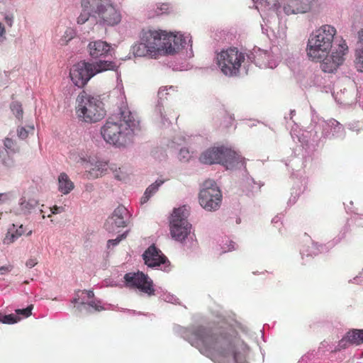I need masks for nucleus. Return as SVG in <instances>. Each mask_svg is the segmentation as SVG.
<instances>
[{
    "label": "nucleus",
    "mask_w": 363,
    "mask_h": 363,
    "mask_svg": "<svg viewBox=\"0 0 363 363\" xmlns=\"http://www.w3.org/2000/svg\"><path fill=\"white\" fill-rule=\"evenodd\" d=\"M237 335L231 326L214 329L199 326L191 333V345L216 363H240V354L235 350Z\"/></svg>",
    "instance_id": "f257e3e1"
},
{
    "label": "nucleus",
    "mask_w": 363,
    "mask_h": 363,
    "mask_svg": "<svg viewBox=\"0 0 363 363\" xmlns=\"http://www.w3.org/2000/svg\"><path fill=\"white\" fill-rule=\"evenodd\" d=\"M335 33L334 27L324 25L313 32L308 41V56L313 61H322L320 66L324 72L332 73L335 71L343 63L344 56L347 51V45L343 43L328 55Z\"/></svg>",
    "instance_id": "f03ea898"
},
{
    "label": "nucleus",
    "mask_w": 363,
    "mask_h": 363,
    "mask_svg": "<svg viewBox=\"0 0 363 363\" xmlns=\"http://www.w3.org/2000/svg\"><path fill=\"white\" fill-rule=\"evenodd\" d=\"M138 123L131 112L124 110L121 111V118L117 122L106 121L101 129V134L106 143L124 147L131 142L133 130Z\"/></svg>",
    "instance_id": "7ed1b4c3"
},
{
    "label": "nucleus",
    "mask_w": 363,
    "mask_h": 363,
    "mask_svg": "<svg viewBox=\"0 0 363 363\" xmlns=\"http://www.w3.org/2000/svg\"><path fill=\"white\" fill-rule=\"evenodd\" d=\"M141 41L145 42L150 55L154 57L162 54H174L185 43L181 34L155 30H143Z\"/></svg>",
    "instance_id": "20e7f679"
},
{
    "label": "nucleus",
    "mask_w": 363,
    "mask_h": 363,
    "mask_svg": "<svg viewBox=\"0 0 363 363\" xmlns=\"http://www.w3.org/2000/svg\"><path fill=\"white\" fill-rule=\"evenodd\" d=\"M116 62L108 60H99L89 63L81 61L74 65L70 69L69 76L75 86L82 88L91 77L108 70H116Z\"/></svg>",
    "instance_id": "39448f33"
},
{
    "label": "nucleus",
    "mask_w": 363,
    "mask_h": 363,
    "mask_svg": "<svg viewBox=\"0 0 363 363\" xmlns=\"http://www.w3.org/2000/svg\"><path fill=\"white\" fill-rule=\"evenodd\" d=\"M77 101L76 113L78 118L83 122L96 123L106 115L103 102L99 96L82 91L78 96Z\"/></svg>",
    "instance_id": "423d86ee"
},
{
    "label": "nucleus",
    "mask_w": 363,
    "mask_h": 363,
    "mask_svg": "<svg viewBox=\"0 0 363 363\" xmlns=\"http://www.w3.org/2000/svg\"><path fill=\"white\" fill-rule=\"evenodd\" d=\"M189 214V209L185 206L175 208L172 213L169 230L174 240L182 242L191 233V225L187 220Z\"/></svg>",
    "instance_id": "0eeeda50"
},
{
    "label": "nucleus",
    "mask_w": 363,
    "mask_h": 363,
    "mask_svg": "<svg viewBox=\"0 0 363 363\" xmlns=\"http://www.w3.org/2000/svg\"><path fill=\"white\" fill-rule=\"evenodd\" d=\"M244 60V54L235 48L223 50L217 55V64L226 76L236 75Z\"/></svg>",
    "instance_id": "6e6552de"
},
{
    "label": "nucleus",
    "mask_w": 363,
    "mask_h": 363,
    "mask_svg": "<svg viewBox=\"0 0 363 363\" xmlns=\"http://www.w3.org/2000/svg\"><path fill=\"white\" fill-rule=\"evenodd\" d=\"M238 160L237 153L225 147L209 148L203 152L199 157L200 162L203 164H222L227 169L233 167Z\"/></svg>",
    "instance_id": "1a4fd4ad"
},
{
    "label": "nucleus",
    "mask_w": 363,
    "mask_h": 363,
    "mask_svg": "<svg viewBox=\"0 0 363 363\" xmlns=\"http://www.w3.org/2000/svg\"><path fill=\"white\" fill-rule=\"evenodd\" d=\"M222 194L216 182L208 179L203 182L199 199L200 205L206 211L218 210L222 202Z\"/></svg>",
    "instance_id": "9d476101"
},
{
    "label": "nucleus",
    "mask_w": 363,
    "mask_h": 363,
    "mask_svg": "<svg viewBox=\"0 0 363 363\" xmlns=\"http://www.w3.org/2000/svg\"><path fill=\"white\" fill-rule=\"evenodd\" d=\"M124 282L130 289H138L148 296L155 295L153 282L149 277L141 272H128L124 275Z\"/></svg>",
    "instance_id": "9b49d317"
},
{
    "label": "nucleus",
    "mask_w": 363,
    "mask_h": 363,
    "mask_svg": "<svg viewBox=\"0 0 363 363\" xmlns=\"http://www.w3.org/2000/svg\"><path fill=\"white\" fill-rule=\"evenodd\" d=\"M128 211L123 206H118L113 211L112 216L108 218L104 226L109 233H114L120 228L127 225V217Z\"/></svg>",
    "instance_id": "f8f14e48"
},
{
    "label": "nucleus",
    "mask_w": 363,
    "mask_h": 363,
    "mask_svg": "<svg viewBox=\"0 0 363 363\" xmlns=\"http://www.w3.org/2000/svg\"><path fill=\"white\" fill-rule=\"evenodd\" d=\"M145 264L150 267H155L160 266L161 264L164 265V270L168 271L167 268L168 265H165L169 263L167 257L162 253V252L157 249L155 245L150 246L143 255Z\"/></svg>",
    "instance_id": "ddd939ff"
},
{
    "label": "nucleus",
    "mask_w": 363,
    "mask_h": 363,
    "mask_svg": "<svg viewBox=\"0 0 363 363\" xmlns=\"http://www.w3.org/2000/svg\"><path fill=\"white\" fill-rule=\"evenodd\" d=\"M99 18L107 26H115L121 21L120 12L109 2L105 1L98 14Z\"/></svg>",
    "instance_id": "4468645a"
},
{
    "label": "nucleus",
    "mask_w": 363,
    "mask_h": 363,
    "mask_svg": "<svg viewBox=\"0 0 363 363\" xmlns=\"http://www.w3.org/2000/svg\"><path fill=\"white\" fill-rule=\"evenodd\" d=\"M111 46L103 40L91 41L88 45L89 55L94 59L107 57L111 52Z\"/></svg>",
    "instance_id": "2eb2a0df"
},
{
    "label": "nucleus",
    "mask_w": 363,
    "mask_h": 363,
    "mask_svg": "<svg viewBox=\"0 0 363 363\" xmlns=\"http://www.w3.org/2000/svg\"><path fill=\"white\" fill-rule=\"evenodd\" d=\"M57 183L58 191L65 195L70 193L74 188V184L73 182L69 179V176L65 172H62L60 174L57 179Z\"/></svg>",
    "instance_id": "dca6fc26"
},
{
    "label": "nucleus",
    "mask_w": 363,
    "mask_h": 363,
    "mask_svg": "<svg viewBox=\"0 0 363 363\" xmlns=\"http://www.w3.org/2000/svg\"><path fill=\"white\" fill-rule=\"evenodd\" d=\"M104 2L103 0H82L81 6L84 11H86L91 14H99Z\"/></svg>",
    "instance_id": "f3484780"
},
{
    "label": "nucleus",
    "mask_w": 363,
    "mask_h": 363,
    "mask_svg": "<svg viewBox=\"0 0 363 363\" xmlns=\"http://www.w3.org/2000/svg\"><path fill=\"white\" fill-rule=\"evenodd\" d=\"M346 338L349 342L359 345L363 343V330L353 329L347 332Z\"/></svg>",
    "instance_id": "a211bd4d"
},
{
    "label": "nucleus",
    "mask_w": 363,
    "mask_h": 363,
    "mask_svg": "<svg viewBox=\"0 0 363 363\" xmlns=\"http://www.w3.org/2000/svg\"><path fill=\"white\" fill-rule=\"evenodd\" d=\"M164 183V180H157L154 184L148 186L141 198L140 203H145L157 191L158 188Z\"/></svg>",
    "instance_id": "6ab92c4d"
},
{
    "label": "nucleus",
    "mask_w": 363,
    "mask_h": 363,
    "mask_svg": "<svg viewBox=\"0 0 363 363\" xmlns=\"http://www.w3.org/2000/svg\"><path fill=\"white\" fill-rule=\"evenodd\" d=\"M354 65L357 71L363 72V50L356 49Z\"/></svg>",
    "instance_id": "aec40b11"
},
{
    "label": "nucleus",
    "mask_w": 363,
    "mask_h": 363,
    "mask_svg": "<svg viewBox=\"0 0 363 363\" xmlns=\"http://www.w3.org/2000/svg\"><path fill=\"white\" fill-rule=\"evenodd\" d=\"M148 48L145 44V42L141 41L140 43L138 45H136L133 48V52L135 55L137 56H145V55H150L149 51H147Z\"/></svg>",
    "instance_id": "412c9836"
},
{
    "label": "nucleus",
    "mask_w": 363,
    "mask_h": 363,
    "mask_svg": "<svg viewBox=\"0 0 363 363\" xmlns=\"http://www.w3.org/2000/svg\"><path fill=\"white\" fill-rule=\"evenodd\" d=\"M38 204V201L34 199H29L28 200L23 199L21 202V208L22 210L30 211Z\"/></svg>",
    "instance_id": "4be33fe9"
},
{
    "label": "nucleus",
    "mask_w": 363,
    "mask_h": 363,
    "mask_svg": "<svg viewBox=\"0 0 363 363\" xmlns=\"http://www.w3.org/2000/svg\"><path fill=\"white\" fill-rule=\"evenodd\" d=\"M75 36V32L74 30L71 28H67L64 35L62 36L60 39V43L61 45H67L69 41H70L72 39H73Z\"/></svg>",
    "instance_id": "5701e85b"
},
{
    "label": "nucleus",
    "mask_w": 363,
    "mask_h": 363,
    "mask_svg": "<svg viewBox=\"0 0 363 363\" xmlns=\"http://www.w3.org/2000/svg\"><path fill=\"white\" fill-rule=\"evenodd\" d=\"M11 109L17 118L21 119L23 118V111L22 106L19 102H13L11 104Z\"/></svg>",
    "instance_id": "b1692460"
},
{
    "label": "nucleus",
    "mask_w": 363,
    "mask_h": 363,
    "mask_svg": "<svg viewBox=\"0 0 363 363\" xmlns=\"http://www.w3.org/2000/svg\"><path fill=\"white\" fill-rule=\"evenodd\" d=\"M19 236L16 235V233L14 231L9 230L6 234L4 239V243L6 245H10L15 242Z\"/></svg>",
    "instance_id": "393cba45"
},
{
    "label": "nucleus",
    "mask_w": 363,
    "mask_h": 363,
    "mask_svg": "<svg viewBox=\"0 0 363 363\" xmlns=\"http://www.w3.org/2000/svg\"><path fill=\"white\" fill-rule=\"evenodd\" d=\"M18 321L17 317L13 314L0 315V322L5 324H13Z\"/></svg>",
    "instance_id": "a878e982"
},
{
    "label": "nucleus",
    "mask_w": 363,
    "mask_h": 363,
    "mask_svg": "<svg viewBox=\"0 0 363 363\" xmlns=\"http://www.w3.org/2000/svg\"><path fill=\"white\" fill-rule=\"evenodd\" d=\"M91 13L86 11H84L82 9V11L81 12L80 15L77 18V23L78 24H84L85 23L89 18Z\"/></svg>",
    "instance_id": "bb28decb"
},
{
    "label": "nucleus",
    "mask_w": 363,
    "mask_h": 363,
    "mask_svg": "<svg viewBox=\"0 0 363 363\" xmlns=\"http://www.w3.org/2000/svg\"><path fill=\"white\" fill-rule=\"evenodd\" d=\"M33 308V305L28 306L27 308L23 309H17L16 311L18 315H22L23 317L27 318L31 315V311Z\"/></svg>",
    "instance_id": "cd10ccee"
},
{
    "label": "nucleus",
    "mask_w": 363,
    "mask_h": 363,
    "mask_svg": "<svg viewBox=\"0 0 363 363\" xmlns=\"http://www.w3.org/2000/svg\"><path fill=\"white\" fill-rule=\"evenodd\" d=\"M169 9V5L167 4H161L158 6H157V9L155 10V14L157 16L163 14L164 13H167V11Z\"/></svg>",
    "instance_id": "c85d7f7f"
},
{
    "label": "nucleus",
    "mask_w": 363,
    "mask_h": 363,
    "mask_svg": "<svg viewBox=\"0 0 363 363\" xmlns=\"http://www.w3.org/2000/svg\"><path fill=\"white\" fill-rule=\"evenodd\" d=\"M127 231L122 235L118 236L116 239L108 240V247H109L111 245L115 246L118 245L123 239L126 238Z\"/></svg>",
    "instance_id": "c756f323"
},
{
    "label": "nucleus",
    "mask_w": 363,
    "mask_h": 363,
    "mask_svg": "<svg viewBox=\"0 0 363 363\" xmlns=\"http://www.w3.org/2000/svg\"><path fill=\"white\" fill-rule=\"evenodd\" d=\"M2 163L7 168H11L14 166V160L9 155L2 159Z\"/></svg>",
    "instance_id": "7c9ffc66"
},
{
    "label": "nucleus",
    "mask_w": 363,
    "mask_h": 363,
    "mask_svg": "<svg viewBox=\"0 0 363 363\" xmlns=\"http://www.w3.org/2000/svg\"><path fill=\"white\" fill-rule=\"evenodd\" d=\"M4 145L6 149L14 151L15 143L12 139L6 138L4 141Z\"/></svg>",
    "instance_id": "2f4dec72"
},
{
    "label": "nucleus",
    "mask_w": 363,
    "mask_h": 363,
    "mask_svg": "<svg viewBox=\"0 0 363 363\" xmlns=\"http://www.w3.org/2000/svg\"><path fill=\"white\" fill-rule=\"evenodd\" d=\"M89 178H96V177H99V176H101L102 174V171L100 170L99 168L98 169H96L95 168H93L91 169V171L89 172Z\"/></svg>",
    "instance_id": "473e14b6"
},
{
    "label": "nucleus",
    "mask_w": 363,
    "mask_h": 363,
    "mask_svg": "<svg viewBox=\"0 0 363 363\" xmlns=\"http://www.w3.org/2000/svg\"><path fill=\"white\" fill-rule=\"evenodd\" d=\"M357 49H362L363 50V29H361L358 32V40L357 43Z\"/></svg>",
    "instance_id": "72a5a7b5"
},
{
    "label": "nucleus",
    "mask_w": 363,
    "mask_h": 363,
    "mask_svg": "<svg viewBox=\"0 0 363 363\" xmlns=\"http://www.w3.org/2000/svg\"><path fill=\"white\" fill-rule=\"evenodd\" d=\"M28 131L26 130L23 127L20 128L18 130V136L21 139H25L28 137Z\"/></svg>",
    "instance_id": "f704fd0d"
},
{
    "label": "nucleus",
    "mask_w": 363,
    "mask_h": 363,
    "mask_svg": "<svg viewBox=\"0 0 363 363\" xmlns=\"http://www.w3.org/2000/svg\"><path fill=\"white\" fill-rule=\"evenodd\" d=\"M14 232H16V235H18L20 238L21 236H22L23 235H24L26 233V229L23 227V225L21 224L18 226V228L14 230Z\"/></svg>",
    "instance_id": "c9c22d12"
},
{
    "label": "nucleus",
    "mask_w": 363,
    "mask_h": 363,
    "mask_svg": "<svg viewBox=\"0 0 363 363\" xmlns=\"http://www.w3.org/2000/svg\"><path fill=\"white\" fill-rule=\"evenodd\" d=\"M38 264V262L35 258H31L26 261V265L28 268H32L35 267Z\"/></svg>",
    "instance_id": "e433bc0d"
},
{
    "label": "nucleus",
    "mask_w": 363,
    "mask_h": 363,
    "mask_svg": "<svg viewBox=\"0 0 363 363\" xmlns=\"http://www.w3.org/2000/svg\"><path fill=\"white\" fill-rule=\"evenodd\" d=\"M50 211L52 214H57L63 212L64 208L62 206H54L50 208Z\"/></svg>",
    "instance_id": "4c0bfd02"
},
{
    "label": "nucleus",
    "mask_w": 363,
    "mask_h": 363,
    "mask_svg": "<svg viewBox=\"0 0 363 363\" xmlns=\"http://www.w3.org/2000/svg\"><path fill=\"white\" fill-rule=\"evenodd\" d=\"M88 304L91 308H94L96 311H100L103 309V307L101 306L96 304L94 301H91Z\"/></svg>",
    "instance_id": "58836bf2"
},
{
    "label": "nucleus",
    "mask_w": 363,
    "mask_h": 363,
    "mask_svg": "<svg viewBox=\"0 0 363 363\" xmlns=\"http://www.w3.org/2000/svg\"><path fill=\"white\" fill-rule=\"evenodd\" d=\"M77 163H81L82 164H85L86 165L88 164V161L85 157H79L78 160H77Z\"/></svg>",
    "instance_id": "ea45409f"
},
{
    "label": "nucleus",
    "mask_w": 363,
    "mask_h": 363,
    "mask_svg": "<svg viewBox=\"0 0 363 363\" xmlns=\"http://www.w3.org/2000/svg\"><path fill=\"white\" fill-rule=\"evenodd\" d=\"M5 21H6V23L9 26H11V25H12V21H13L12 17H10V16H6V17H5Z\"/></svg>",
    "instance_id": "a19ab883"
},
{
    "label": "nucleus",
    "mask_w": 363,
    "mask_h": 363,
    "mask_svg": "<svg viewBox=\"0 0 363 363\" xmlns=\"http://www.w3.org/2000/svg\"><path fill=\"white\" fill-rule=\"evenodd\" d=\"M11 270V269L9 267H0V272L2 273L8 272Z\"/></svg>",
    "instance_id": "79ce46f5"
},
{
    "label": "nucleus",
    "mask_w": 363,
    "mask_h": 363,
    "mask_svg": "<svg viewBox=\"0 0 363 363\" xmlns=\"http://www.w3.org/2000/svg\"><path fill=\"white\" fill-rule=\"evenodd\" d=\"M5 28L2 26V24L0 23V37L3 36L5 33Z\"/></svg>",
    "instance_id": "37998d69"
},
{
    "label": "nucleus",
    "mask_w": 363,
    "mask_h": 363,
    "mask_svg": "<svg viewBox=\"0 0 363 363\" xmlns=\"http://www.w3.org/2000/svg\"><path fill=\"white\" fill-rule=\"evenodd\" d=\"M86 294H87L88 298H93L94 296V292L92 291H86Z\"/></svg>",
    "instance_id": "c03bdc74"
},
{
    "label": "nucleus",
    "mask_w": 363,
    "mask_h": 363,
    "mask_svg": "<svg viewBox=\"0 0 363 363\" xmlns=\"http://www.w3.org/2000/svg\"><path fill=\"white\" fill-rule=\"evenodd\" d=\"M115 177H116V179H118V180H122V179H124V176H123V175H121H121H119L118 173H116V174H115Z\"/></svg>",
    "instance_id": "a18cd8bd"
},
{
    "label": "nucleus",
    "mask_w": 363,
    "mask_h": 363,
    "mask_svg": "<svg viewBox=\"0 0 363 363\" xmlns=\"http://www.w3.org/2000/svg\"><path fill=\"white\" fill-rule=\"evenodd\" d=\"M183 153L189 154V152L186 150L182 149L181 151H180V154L182 155Z\"/></svg>",
    "instance_id": "49530a36"
},
{
    "label": "nucleus",
    "mask_w": 363,
    "mask_h": 363,
    "mask_svg": "<svg viewBox=\"0 0 363 363\" xmlns=\"http://www.w3.org/2000/svg\"><path fill=\"white\" fill-rule=\"evenodd\" d=\"M5 196L4 194H0V201H2V198Z\"/></svg>",
    "instance_id": "de8ad7c7"
},
{
    "label": "nucleus",
    "mask_w": 363,
    "mask_h": 363,
    "mask_svg": "<svg viewBox=\"0 0 363 363\" xmlns=\"http://www.w3.org/2000/svg\"><path fill=\"white\" fill-rule=\"evenodd\" d=\"M32 234V230H30L28 233H26V235L29 236Z\"/></svg>",
    "instance_id": "09e8293b"
},
{
    "label": "nucleus",
    "mask_w": 363,
    "mask_h": 363,
    "mask_svg": "<svg viewBox=\"0 0 363 363\" xmlns=\"http://www.w3.org/2000/svg\"><path fill=\"white\" fill-rule=\"evenodd\" d=\"M30 130H34V127H33V126H30Z\"/></svg>",
    "instance_id": "8fccbe9b"
},
{
    "label": "nucleus",
    "mask_w": 363,
    "mask_h": 363,
    "mask_svg": "<svg viewBox=\"0 0 363 363\" xmlns=\"http://www.w3.org/2000/svg\"><path fill=\"white\" fill-rule=\"evenodd\" d=\"M183 154H184L183 157H185V155L186 153H183Z\"/></svg>",
    "instance_id": "3c124183"
},
{
    "label": "nucleus",
    "mask_w": 363,
    "mask_h": 363,
    "mask_svg": "<svg viewBox=\"0 0 363 363\" xmlns=\"http://www.w3.org/2000/svg\"><path fill=\"white\" fill-rule=\"evenodd\" d=\"M183 154H184L183 157H185V155L186 153H183Z\"/></svg>",
    "instance_id": "603ef678"
}]
</instances>
